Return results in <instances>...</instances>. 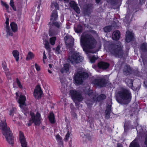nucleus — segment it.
I'll return each instance as SVG.
<instances>
[{
	"mask_svg": "<svg viewBox=\"0 0 147 147\" xmlns=\"http://www.w3.org/2000/svg\"><path fill=\"white\" fill-rule=\"evenodd\" d=\"M80 44L83 50L88 54V57L90 62L94 63L98 58L97 56H90L88 53L89 49H92L95 47L96 41L91 35L86 33L82 34L80 38Z\"/></svg>",
	"mask_w": 147,
	"mask_h": 147,
	"instance_id": "obj_1",
	"label": "nucleus"
},
{
	"mask_svg": "<svg viewBox=\"0 0 147 147\" xmlns=\"http://www.w3.org/2000/svg\"><path fill=\"white\" fill-rule=\"evenodd\" d=\"M105 48L110 54L116 57H122L123 54V46L120 42L108 43L105 45Z\"/></svg>",
	"mask_w": 147,
	"mask_h": 147,
	"instance_id": "obj_2",
	"label": "nucleus"
},
{
	"mask_svg": "<svg viewBox=\"0 0 147 147\" xmlns=\"http://www.w3.org/2000/svg\"><path fill=\"white\" fill-rule=\"evenodd\" d=\"M0 126L2 132L5 137L7 141L9 144L12 145L14 142L13 137L9 128L7 127L4 116L0 115Z\"/></svg>",
	"mask_w": 147,
	"mask_h": 147,
	"instance_id": "obj_3",
	"label": "nucleus"
},
{
	"mask_svg": "<svg viewBox=\"0 0 147 147\" xmlns=\"http://www.w3.org/2000/svg\"><path fill=\"white\" fill-rule=\"evenodd\" d=\"M118 93L120 98L126 100L125 104H128L130 101L131 94L128 89L125 88H121Z\"/></svg>",
	"mask_w": 147,
	"mask_h": 147,
	"instance_id": "obj_4",
	"label": "nucleus"
},
{
	"mask_svg": "<svg viewBox=\"0 0 147 147\" xmlns=\"http://www.w3.org/2000/svg\"><path fill=\"white\" fill-rule=\"evenodd\" d=\"M70 51L68 59L71 63H77L81 62L83 60V58L78 53L74 51Z\"/></svg>",
	"mask_w": 147,
	"mask_h": 147,
	"instance_id": "obj_5",
	"label": "nucleus"
},
{
	"mask_svg": "<svg viewBox=\"0 0 147 147\" xmlns=\"http://www.w3.org/2000/svg\"><path fill=\"white\" fill-rule=\"evenodd\" d=\"M30 115L31 116V118L28 123L27 125L29 126L31 125L33 123H34L36 125H39L41 123V117L40 114L37 112L36 115L33 113H31Z\"/></svg>",
	"mask_w": 147,
	"mask_h": 147,
	"instance_id": "obj_6",
	"label": "nucleus"
},
{
	"mask_svg": "<svg viewBox=\"0 0 147 147\" xmlns=\"http://www.w3.org/2000/svg\"><path fill=\"white\" fill-rule=\"evenodd\" d=\"M88 74L82 71H78L74 77L76 83L77 84H81L83 80L88 78Z\"/></svg>",
	"mask_w": 147,
	"mask_h": 147,
	"instance_id": "obj_7",
	"label": "nucleus"
},
{
	"mask_svg": "<svg viewBox=\"0 0 147 147\" xmlns=\"http://www.w3.org/2000/svg\"><path fill=\"white\" fill-rule=\"evenodd\" d=\"M70 93L72 99L76 104H78L77 102V101L80 102L83 99L81 93L80 91L71 90L70 91Z\"/></svg>",
	"mask_w": 147,
	"mask_h": 147,
	"instance_id": "obj_8",
	"label": "nucleus"
},
{
	"mask_svg": "<svg viewBox=\"0 0 147 147\" xmlns=\"http://www.w3.org/2000/svg\"><path fill=\"white\" fill-rule=\"evenodd\" d=\"M64 39L66 45L70 50L74 45V39L71 36L67 35L65 37Z\"/></svg>",
	"mask_w": 147,
	"mask_h": 147,
	"instance_id": "obj_9",
	"label": "nucleus"
},
{
	"mask_svg": "<svg viewBox=\"0 0 147 147\" xmlns=\"http://www.w3.org/2000/svg\"><path fill=\"white\" fill-rule=\"evenodd\" d=\"M16 98L18 99V102L20 104V107L21 109H22L26 105L25 103L26 98L25 96L20 94L19 98H18V94L17 92L16 93Z\"/></svg>",
	"mask_w": 147,
	"mask_h": 147,
	"instance_id": "obj_10",
	"label": "nucleus"
},
{
	"mask_svg": "<svg viewBox=\"0 0 147 147\" xmlns=\"http://www.w3.org/2000/svg\"><path fill=\"white\" fill-rule=\"evenodd\" d=\"M93 83L97 86L103 87L106 84V81L102 77H101L99 79H95L94 80Z\"/></svg>",
	"mask_w": 147,
	"mask_h": 147,
	"instance_id": "obj_11",
	"label": "nucleus"
},
{
	"mask_svg": "<svg viewBox=\"0 0 147 147\" xmlns=\"http://www.w3.org/2000/svg\"><path fill=\"white\" fill-rule=\"evenodd\" d=\"M42 94L41 88L39 86H37L34 89V95L36 99L40 98Z\"/></svg>",
	"mask_w": 147,
	"mask_h": 147,
	"instance_id": "obj_12",
	"label": "nucleus"
},
{
	"mask_svg": "<svg viewBox=\"0 0 147 147\" xmlns=\"http://www.w3.org/2000/svg\"><path fill=\"white\" fill-rule=\"evenodd\" d=\"M20 140L22 147H28L27 143L23 133L20 132Z\"/></svg>",
	"mask_w": 147,
	"mask_h": 147,
	"instance_id": "obj_13",
	"label": "nucleus"
},
{
	"mask_svg": "<svg viewBox=\"0 0 147 147\" xmlns=\"http://www.w3.org/2000/svg\"><path fill=\"white\" fill-rule=\"evenodd\" d=\"M69 5L71 7H72L74 10L78 13L80 12L79 8L78 7L77 4L74 1H71L69 3Z\"/></svg>",
	"mask_w": 147,
	"mask_h": 147,
	"instance_id": "obj_14",
	"label": "nucleus"
},
{
	"mask_svg": "<svg viewBox=\"0 0 147 147\" xmlns=\"http://www.w3.org/2000/svg\"><path fill=\"white\" fill-rule=\"evenodd\" d=\"M134 34L129 31H127L126 34V41L127 42H129L133 38Z\"/></svg>",
	"mask_w": 147,
	"mask_h": 147,
	"instance_id": "obj_15",
	"label": "nucleus"
},
{
	"mask_svg": "<svg viewBox=\"0 0 147 147\" xmlns=\"http://www.w3.org/2000/svg\"><path fill=\"white\" fill-rule=\"evenodd\" d=\"M109 64L107 63L101 61L98 63V66L99 68L103 69H105L108 68Z\"/></svg>",
	"mask_w": 147,
	"mask_h": 147,
	"instance_id": "obj_16",
	"label": "nucleus"
},
{
	"mask_svg": "<svg viewBox=\"0 0 147 147\" xmlns=\"http://www.w3.org/2000/svg\"><path fill=\"white\" fill-rule=\"evenodd\" d=\"M6 26L5 27V30L7 32V34L9 36L13 35V33L11 30L9 25V20H7L5 22Z\"/></svg>",
	"mask_w": 147,
	"mask_h": 147,
	"instance_id": "obj_17",
	"label": "nucleus"
},
{
	"mask_svg": "<svg viewBox=\"0 0 147 147\" xmlns=\"http://www.w3.org/2000/svg\"><path fill=\"white\" fill-rule=\"evenodd\" d=\"M112 38L113 40H117L119 39L120 36V32L118 30L115 31L112 34Z\"/></svg>",
	"mask_w": 147,
	"mask_h": 147,
	"instance_id": "obj_18",
	"label": "nucleus"
},
{
	"mask_svg": "<svg viewBox=\"0 0 147 147\" xmlns=\"http://www.w3.org/2000/svg\"><path fill=\"white\" fill-rule=\"evenodd\" d=\"M58 18L57 11L56 10L54 11L51 14L50 18L51 20L53 22L56 20Z\"/></svg>",
	"mask_w": 147,
	"mask_h": 147,
	"instance_id": "obj_19",
	"label": "nucleus"
},
{
	"mask_svg": "<svg viewBox=\"0 0 147 147\" xmlns=\"http://www.w3.org/2000/svg\"><path fill=\"white\" fill-rule=\"evenodd\" d=\"M123 71L124 74L128 75L131 73V69L129 66L126 65L124 67Z\"/></svg>",
	"mask_w": 147,
	"mask_h": 147,
	"instance_id": "obj_20",
	"label": "nucleus"
},
{
	"mask_svg": "<svg viewBox=\"0 0 147 147\" xmlns=\"http://www.w3.org/2000/svg\"><path fill=\"white\" fill-rule=\"evenodd\" d=\"M11 28L12 31L14 32H15L18 31V26L14 22H11L10 24Z\"/></svg>",
	"mask_w": 147,
	"mask_h": 147,
	"instance_id": "obj_21",
	"label": "nucleus"
},
{
	"mask_svg": "<svg viewBox=\"0 0 147 147\" xmlns=\"http://www.w3.org/2000/svg\"><path fill=\"white\" fill-rule=\"evenodd\" d=\"M69 65L68 64H65L64 65L63 67L61 69V71L63 73H67L69 71Z\"/></svg>",
	"mask_w": 147,
	"mask_h": 147,
	"instance_id": "obj_22",
	"label": "nucleus"
},
{
	"mask_svg": "<svg viewBox=\"0 0 147 147\" xmlns=\"http://www.w3.org/2000/svg\"><path fill=\"white\" fill-rule=\"evenodd\" d=\"M111 110L110 106H109L108 107H107L105 112V118L106 119H108L109 118Z\"/></svg>",
	"mask_w": 147,
	"mask_h": 147,
	"instance_id": "obj_23",
	"label": "nucleus"
},
{
	"mask_svg": "<svg viewBox=\"0 0 147 147\" xmlns=\"http://www.w3.org/2000/svg\"><path fill=\"white\" fill-rule=\"evenodd\" d=\"M12 53L16 61L17 62L18 61L19 59V52L16 50H15L13 51Z\"/></svg>",
	"mask_w": 147,
	"mask_h": 147,
	"instance_id": "obj_24",
	"label": "nucleus"
},
{
	"mask_svg": "<svg viewBox=\"0 0 147 147\" xmlns=\"http://www.w3.org/2000/svg\"><path fill=\"white\" fill-rule=\"evenodd\" d=\"M49 118L51 123H55V116L53 112H51L50 113V115L49 116Z\"/></svg>",
	"mask_w": 147,
	"mask_h": 147,
	"instance_id": "obj_25",
	"label": "nucleus"
},
{
	"mask_svg": "<svg viewBox=\"0 0 147 147\" xmlns=\"http://www.w3.org/2000/svg\"><path fill=\"white\" fill-rule=\"evenodd\" d=\"M129 147H140V146L136 140H135L130 144Z\"/></svg>",
	"mask_w": 147,
	"mask_h": 147,
	"instance_id": "obj_26",
	"label": "nucleus"
},
{
	"mask_svg": "<svg viewBox=\"0 0 147 147\" xmlns=\"http://www.w3.org/2000/svg\"><path fill=\"white\" fill-rule=\"evenodd\" d=\"M56 139L57 141L59 142V144H60L61 146H63V141L62 140V138L59 135H57L56 136Z\"/></svg>",
	"mask_w": 147,
	"mask_h": 147,
	"instance_id": "obj_27",
	"label": "nucleus"
},
{
	"mask_svg": "<svg viewBox=\"0 0 147 147\" xmlns=\"http://www.w3.org/2000/svg\"><path fill=\"white\" fill-rule=\"evenodd\" d=\"M75 32L77 33H80L82 32V27L80 25H78L77 28H75Z\"/></svg>",
	"mask_w": 147,
	"mask_h": 147,
	"instance_id": "obj_28",
	"label": "nucleus"
},
{
	"mask_svg": "<svg viewBox=\"0 0 147 147\" xmlns=\"http://www.w3.org/2000/svg\"><path fill=\"white\" fill-rule=\"evenodd\" d=\"M34 57V55L31 52H29L27 55L26 59L27 60L31 59L33 58Z\"/></svg>",
	"mask_w": 147,
	"mask_h": 147,
	"instance_id": "obj_29",
	"label": "nucleus"
},
{
	"mask_svg": "<svg viewBox=\"0 0 147 147\" xmlns=\"http://www.w3.org/2000/svg\"><path fill=\"white\" fill-rule=\"evenodd\" d=\"M141 49L143 51H146L147 50V44L145 43L142 44L141 46Z\"/></svg>",
	"mask_w": 147,
	"mask_h": 147,
	"instance_id": "obj_30",
	"label": "nucleus"
},
{
	"mask_svg": "<svg viewBox=\"0 0 147 147\" xmlns=\"http://www.w3.org/2000/svg\"><path fill=\"white\" fill-rule=\"evenodd\" d=\"M44 44L45 48L48 51H50V47L49 42L47 40H45L44 42Z\"/></svg>",
	"mask_w": 147,
	"mask_h": 147,
	"instance_id": "obj_31",
	"label": "nucleus"
},
{
	"mask_svg": "<svg viewBox=\"0 0 147 147\" xmlns=\"http://www.w3.org/2000/svg\"><path fill=\"white\" fill-rule=\"evenodd\" d=\"M105 98L106 96L104 94H102L97 98V100L98 101H99L105 99Z\"/></svg>",
	"mask_w": 147,
	"mask_h": 147,
	"instance_id": "obj_32",
	"label": "nucleus"
},
{
	"mask_svg": "<svg viewBox=\"0 0 147 147\" xmlns=\"http://www.w3.org/2000/svg\"><path fill=\"white\" fill-rule=\"evenodd\" d=\"M111 27L110 26H108L105 27L104 28V30L105 32H108L111 30Z\"/></svg>",
	"mask_w": 147,
	"mask_h": 147,
	"instance_id": "obj_33",
	"label": "nucleus"
},
{
	"mask_svg": "<svg viewBox=\"0 0 147 147\" xmlns=\"http://www.w3.org/2000/svg\"><path fill=\"white\" fill-rule=\"evenodd\" d=\"M56 39L55 37H52L50 39V42L52 45H54L55 44V42Z\"/></svg>",
	"mask_w": 147,
	"mask_h": 147,
	"instance_id": "obj_34",
	"label": "nucleus"
},
{
	"mask_svg": "<svg viewBox=\"0 0 147 147\" xmlns=\"http://www.w3.org/2000/svg\"><path fill=\"white\" fill-rule=\"evenodd\" d=\"M60 47L59 45H58L55 49V53L56 54H60L61 52V51L60 50Z\"/></svg>",
	"mask_w": 147,
	"mask_h": 147,
	"instance_id": "obj_35",
	"label": "nucleus"
},
{
	"mask_svg": "<svg viewBox=\"0 0 147 147\" xmlns=\"http://www.w3.org/2000/svg\"><path fill=\"white\" fill-rule=\"evenodd\" d=\"M10 5L14 11H17L16 7L14 6V3L13 0H11L10 3Z\"/></svg>",
	"mask_w": 147,
	"mask_h": 147,
	"instance_id": "obj_36",
	"label": "nucleus"
},
{
	"mask_svg": "<svg viewBox=\"0 0 147 147\" xmlns=\"http://www.w3.org/2000/svg\"><path fill=\"white\" fill-rule=\"evenodd\" d=\"M53 24L54 26H56L58 28L61 27L62 26L61 23H58L57 22H53Z\"/></svg>",
	"mask_w": 147,
	"mask_h": 147,
	"instance_id": "obj_37",
	"label": "nucleus"
},
{
	"mask_svg": "<svg viewBox=\"0 0 147 147\" xmlns=\"http://www.w3.org/2000/svg\"><path fill=\"white\" fill-rule=\"evenodd\" d=\"M136 130L137 132L140 133L142 130V127L137 123V126L136 127Z\"/></svg>",
	"mask_w": 147,
	"mask_h": 147,
	"instance_id": "obj_38",
	"label": "nucleus"
},
{
	"mask_svg": "<svg viewBox=\"0 0 147 147\" xmlns=\"http://www.w3.org/2000/svg\"><path fill=\"white\" fill-rule=\"evenodd\" d=\"M95 100H96L95 97V98L93 97V99H92V100H91V101H90L89 102V101H87L86 102V103H87V105H88V106H90V105H92L93 104V101H94Z\"/></svg>",
	"mask_w": 147,
	"mask_h": 147,
	"instance_id": "obj_39",
	"label": "nucleus"
},
{
	"mask_svg": "<svg viewBox=\"0 0 147 147\" xmlns=\"http://www.w3.org/2000/svg\"><path fill=\"white\" fill-rule=\"evenodd\" d=\"M127 82V84L129 86H131L133 85V81L132 80H128Z\"/></svg>",
	"mask_w": 147,
	"mask_h": 147,
	"instance_id": "obj_40",
	"label": "nucleus"
},
{
	"mask_svg": "<svg viewBox=\"0 0 147 147\" xmlns=\"http://www.w3.org/2000/svg\"><path fill=\"white\" fill-rule=\"evenodd\" d=\"M70 134V133L69 131H68L64 139V140L65 141H67L68 140Z\"/></svg>",
	"mask_w": 147,
	"mask_h": 147,
	"instance_id": "obj_41",
	"label": "nucleus"
},
{
	"mask_svg": "<svg viewBox=\"0 0 147 147\" xmlns=\"http://www.w3.org/2000/svg\"><path fill=\"white\" fill-rule=\"evenodd\" d=\"M16 82H17V85H18V86L20 88H22V86L21 85L20 81L18 78L17 79H16Z\"/></svg>",
	"mask_w": 147,
	"mask_h": 147,
	"instance_id": "obj_42",
	"label": "nucleus"
},
{
	"mask_svg": "<svg viewBox=\"0 0 147 147\" xmlns=\"http://www.w3.org/2000/svg\"><path fill=\"white\" fill-rule=\"evenodd\" d=\"M3 69H4V70H5V73L7 74V75H8V73L9 72V70L8 68L7 67V66L6 65H3Z\"/></svg>",
	"mask_w": 147,
	"mask_h": 147,
	"instance_id": "obj_43",
	"label": "nucleus"
},
{
	"mask_svg": "<svg viewBox=\"0 0 147 147\" xmlns=\"http://www.w3.org/2000/svg\"><path fill=\"white\" fill-rule=\"evenodd\" d=\"M144 135L145 138L144 144L146 147H147V132H146L144 133Z\"/></svg>",
	"mask_w": 147,
	"mask_h": 147,
	"instance_id": "obj_44",
	"label": "nucleus"
},
{
	"mask_svg": "<svg viewBox=\"0 0 147 147\" xmlns=\"http://www.w3.org/2000/svg\"><path fill=\"white\" fill-rule=\"evenodd\" d=\"M1 3L2 5L3 6H4L5 8H6L7 10H8L9 9V6L7 4L5 3L2 1H1Z\"/></svg>",
	"mask_w": 147,
	"mask_h": 147,
	"instance_id": "obj_45",
	"label": "nucleus"
},
{
	"mask_svg": "<svg viewBox=\"0 0 147 147\" xmlns=\"http://www.w3.org/2000/svg\"><path fill=\"white\" fill-rule=\"evenodd\" d=\"M16 110V109L15 108H12V109L10 110V113L9 115H12L14 112Z\"/></svg>",
	"mask_w": 147,
	"mask_h": 147,
	"instance_id": "obj_46",
	"label": "nucleus"
},
{
	"mask_svg": "<svg viewBox=\"0 0 147 147\" xmlns=\"http://www.w3.org/2000/svg\"><path fill=\"white\" fill-rule=\"evenodd\" d=\"M35 67L37 71H39L40 70V66L36 63L35 64Z\"/></svg>",
	"mask_w": 147,
	"mask_h": 147,
	"instance_id": "obj_47",
	"label": "nucleus"
},
{
	"mask_svg": "<svg viewBox=\"0 0 147 147\" xmlns=\"http://www.w3.org/2000/svg\"><path fill=\"white\" fill-rule=\"evenodd\" d=\"M89 92H90L91 93H92L91 94H90V93H89V92H87L86 93H87L89 96H94V94H92V90L89 91Z\"/></svg>",
	"mask_w": 147,
	"mask_h": 147,
	"instance_id": "obj_48",
	"label": "nucleus"
},
{
	"mask_svg": "<svg viewBox=\"0 0 147 147\" xmlns=\"http://www.w3.org/2000/svg\"><path fill=\"white\" fill-rule=\"evenodd\" d=\"M111 3L112 4L114 5L116 3V0H111Z\"/></svg>",
	"mask_w": 147,
	"mask_h": 147,
	"instance_id": "obj_49",
	"label": "nucleus"
},
{
	"mask_svg": "<svg viewBox=\"0 0 147 147\" xmlns=\"http://www.w3.org/2000/svg\"><path fill=\"white\" fill-rule=\"evenodd\" d=\"M23 110L22 111H25V112H24V114H25V115H26V113H28L29 111L28 109H26V111H25L24 109V107L23 108ZM23 112H24V111H23Z\"/></svg>",
	"mask_w": 147,
	"mask_h": 147,
	"instance_id": "obj_50",
	"label": "nucleus"
},
{
	"mask_svg": "<svg viewBox=\"0 0 147 147\" xmlns=\"http://www.w3.org/2000/svg\"><path fill=\"white\" fill-rule=\"evenodd\" d=\"M55 34H55V33L53 34L52 33V32L51 31H49V35L50 36H52L53 35H55Z\"/></svg>",
	"mask_w": 147,
	"mask_h": 147,
	"instance_id": "obj_51",
	"label": "nucleus"
},
{
	"mask_svg": "<svg viewBox=\"0 0 147 147\" xmlns=\"http://www.w3.org/2000/svg\"><path fill=\"white\" fill-rule=\"evenodd\" d=\"M46 58H47V56H46V55L45 54V53H44V54H43V61L44 63L45 62L44 60L45 59H46Z\"/></svg>",
	"mask_w": 147,
	"mask_h": 147,
	"instance_id": "obj_52",
	"label": "nucleus"
},
{
	"mask_svg": "<svg viewBox=\"0 0 147 147\" xmlns=\"http://www.w3.org/2000/svg\"><path fill=\"white\" fill-rule=\"evenodd\" d=\"M54 5L55 6V8L56 9H58L59 8V7H58V5H57V3H56L55 4H54Z\"/></svg>",
	"mask_w": 147,
	"mask_h": 147,
	"instance_id": "obj_53",
	"label": "nucleus"
},
{
	"mask_svg": "<svg viewBox=\"0 0 147 147\" xmlns=\"http://www.w3.org/2000/svg\"><path fill=\"white\" fill-rule=\"evenodd\" d=\"M117 147H123L122 145L120 144H118Z\"/></svg>",
	"mask_w": 147,
	"mask_h": 147,
	"instance_id": "obj_54",
	"label": "nucleus"
},
{
	"mask_svg": "<svg viewBox=\"0 0 147 147\" xmlns=\"http://www.w3.org/2000/svg\"><path fill=\"white\" fill-rule=\"evenodd\" d=\"M40 18V17L39 16L38 17H36V20H37V21H38Z\"/></svg>",
	"mask_w": 147,
	"mask_h": 147,
	"instance_id": "obj_55",
	"label": "nucleus"
},
{
	"mask_svg": "<svg viewBox=\"0 0 147 147\" xmlns=\"http://www.w3.org/2000/svg\"><path fill=\"white\" fill-rule=\"evenodd\" d=\"M124 130L125 132L127 130V128L125 127V124L124 125Z\"/></svg>",
	"mask_w": 147,
	"mask_h": 147,
	"instance_id": "obj_56",
	"label": "nucleus"
},
{
	"mask_svg": "<svg viewBox=\"0 0 147 147\" xmlns=\"http://www.w3.org/2000/svg\"><path fill=\"white\" fill-rule=\"evenodd\" d=\"M100 0H96V2L97 3H99Z\"/></svg>",
	"mask_w": 147,
	"mask_h": 147,
	"instance_id": "obj_57",
	"label": "nucleus"
},
{
	"mask_svg": "<svg viewBox=\"0 0 147 147\" xmlns=\"http://www.w3.org/2000/svg\"><path fill=\"white\" fill-rule=\"evenodd\" d=\"M97 51H92L91 52V53H96V52H97Z\"/></svg>",
	"mask_w": 147,
	"mask_h": 147,
	"instance_id": "obj_58",
	"label": "nucleus"
},
{
	"mask_svg": "<svg viewBox=\"0 0 147 147\" xmlns=\"http://www.w3.org/2000/svg\"><path fill=\"white\" fill-rule=\"evenodd\" d=\"M48 72L49 73H52V71H51L50 70H48Z\"/></svg>",
	"mask_w": 147,
	"mask_h": 147,
	"instance_id": "obj_59",
	"label": "nucleus"
},
{
	"mask_svg": "<svg viewBox=\"0 0 147 147\" xmlns=\"http://www.w3.org/2000/svg\"><path fill=\"white\" fill-rule=\"evenodd\" d=\"M140 0V2L143 3V2H144V1H145V0Z\"/></svg>",
	"mask_w": 147,
	"mask_h": 147,
	"instance_id": "obj_60",
	"label": "nucleus"
},
{
	"mask_svg": "<svg viewBox=\"0 0 147 147\" xmlns=\"http://www.w3.org/2000/svg\"><path fill=\"white\" fill-rule=\"evenodd\" d=\"M49 66L50 68H51L52 67V65L50 64H49Z\"/></svg>",
	"mask_w": 147,
	"mask_h": 147,
	"instance_id": "obj_61",
	"label": "nucleus"
},
{
	"mask_svg": "<svg viewBox=\"0 0 147 147\" xmlns=\"http://www.w3.org/2000/svg\"><path fill=\"white\" fill-rule=\"evenodd\" d=\"M88 121L90 122V120H88Z\"/></svg>",
	"mask_w": 147,
	"mask_h": 147,
	"instance_id": "obj_62",
	"label": "nucleus"
},
{
	"mask_svg": "<svg viewBox=\"0 0 147 147\" xmlns=\"http://www.w3.org/2000/svg\"><path fill=\"white\" fill-rule=\"evenodd\" d=\"M53 5V3H52L51 5Z\"/></svg>",
	"mask_w": 147,
	"mask_h": 147,
	"instance_id": "obj_63",
	"label": "nucleus"
}]
</instances>
